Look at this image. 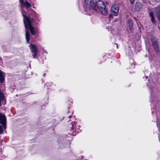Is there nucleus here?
Listing matches in <instances>:
<instances>
[{
  "instance_id": "obj_18",
  "label": "nucleus",
  "mask_w": 160,
  "mask_h": 160,
  "mask_svg": "<svg viewBox=\"0 0 160 160\" xmlns=\"http://www.w3.org/2000/svg\"><path fill=\"white\" fill-rule=\"evenodd\" d=\"M158 27L159 29L160 30V23L158 25Z\"/></svg>"
},
{
  "instance_id": "obj_11",
  "label": "nucleus",
  "mask_w": 160,
  "mask_h": 160,
  "mask_svg": "<svg viewBox=\"0 0 160 160\" xmlns=\"http://www.w3.org/2000/svg\"><path fill=\"white\" fill-rule=\"evenodd\" d=\"M4 77L2 75V72L0 70V82L2 83L4 81Z\"/></svg>"
},
{
  "instance_id": "obj_20",
  "label": "nucleus",
  "mask_w": 160,
  "mask_h": 160,
  "mask_svg": "<svg viewBox=\"0 0 160 160\" xmlns=\"http://www.w3.org/2000/svg\"><path fill=\"white\" fill-rule=\"evenodd\" d=\"M159 141L160 142V137L159 136Z\"/></svg>"
},
{
  "instance_id": "obj_12",
  "label": "nucleus",
  "mask_w": 160,
  "mask_h": 160,
  "mask_svg": "<svg viewBox=\"0 0 160 160\" xmlns=\"http://www.w3.org/2000/svg\"><path fill=\"white\" fill-rule=\"evenodd\" d=\"M4 94L3 93L0 91V106L1 105V101L4 99Z\"/></svg>"
},
{
  "instance_id": "obj_15",
  "label": "nucleus",
  "mask_w": 160,
  "mask_h": 160,
  "mask_svg": "<svg viewBox=\"0 0 160 160\" xmlns=\"http://www.w3.org/2000/svg\"><path fill=\"white\" fill-rule=\"evenodd\" d=\"M128 23H129V24H132V21L131 20H128Z\"/></svg>"
},
{
  "instance_id": "obj_14",
  "label": "nucleus",
  "mask_w": 160,
  "mask_h": 160,
  "mask_svg": "<svg viewBox=\"0 0 160 160\" xmlns=\"http://www.w3.org/2000/svg\"><path fill=\"white\" fill-rule=\"evenodd\" d=\"M3 132V130L2 127L0 125V134L2 133Z\"/></svg>"
},
{
  "instance_id": "obj_5",
  "label": "nucleus",
  "mask_w": 160,
  "mask_h": 160,
  "mask_svg": "<svg viewBox=\"0 0 160 160\" xmlns=\"http://www.w3.org/2000/svg\"><path fill=\"white\" fill-rule=\"evenodd\" d=\"M6 118L5 115L1 112H0V123L2 124L3 128L5 129L6 127Z\"/></svg>"
},
{
  "instance_id": "obj_1",
  "label": "nucleus",
  "mask_w": 160,
  "mask_h": 160,
  "mask_svg": "<svg viewBox=\"0 0 160 160\" xmlns=\"http://www.w3.org/2000/svg\"><path fill=\"white\" fill-rule=\"evenodd\" d=\"M84 4L86 8L92 9L96 12H98V9L100 12L104 15H106L108 13L105 5L102 1H98L96 4L93 0H85Z\"/></svg>"
},
{
  "instance_id": "obj_19",
  "label": "nucleus",
  "mask_w": 160,
  "mask_h": 160,
  "mask_svg": "<svg viewBox=\"0 0 160 160\" xmlns=\"http://www.w3.org/2000/svg\"><path fill=\"white\" fill-rule=\"evenodd\" d=\"M71 125L72 126V128L71 129H72H72H73V125H72V124H71V125Z\"/></svg>"
},
{
  "instance_id": "obj_17",
  "label": "nucleus",
  "mask_w": 160,
  "mask_h": 160,
  "mask_svg": "<svg viewBox=\"0 0 160 160\" xmlns=\"http://www.w3.org/2000/svg\"><path fill=\"white\" fill-rule=\"evenodd\" d=\"M130 2L132 4H133L135 0H130Z\"/></svg>"
},
{
  "instance_id": "obj_9",
  "label": "nucleus",
  "mask_w": 160,
  "mask_h": 160,
  "mask_svg": "<svg viewBox=\"0 0 160 160\" xmlns=\"http://www.w3.org/2000/svg\"><path fill=\"white\" fill-rule=\"evenodd\" d=\"M142 8V4L140 2H137L135 5V9L137 11H139Z\"/></svg>"
},
{
  "instance_id": "obj_13",
  "label": "nucleus",
  "mask_w": 160,
  "mask_h": 160,
  "mask_svg": "<svg viewBox=\"0 0 160 160\" xmlns=\"http://www.w3.org/2000/svg\"><path fill=\"white\" fill-rule=\"evenodd\" d=\"M129 29L131 31H132L133 28V24H129Z\"/></svg>"
},
{
  "instance_id": "obj_4",
  "label": "nucleus",
  "mask_w": 160,
  "mask_h": 160,
  "mask_svg": "<svg viewBox=\"0 0 160 160\" xmlns=\"http://www.w3.org/2000/svg\"><path fill=\"white\" fill-rule=\"evenodd\" d=\"M119 7L117 5H114L111 8V11L112 14L117 16L119 12Z\"/></svg>"
},
{
  "instance_id": "obj_8",
  "label": "nucleus",
  "mask_w": 160,
  "mask_h": 160,
  "mask_svg": "<svg viewBox=\"0 0 160 160\" xmlns=\"http://www.w3.org/2000/svg\"><path fill=\"white\" fill-rule=\"evenodd\" d=\"M152 41L154 49L157 53L158 54L159 51V50L157 42L156 41H153L152 39Z\"/></svg>"
},
{
  "instance_id": "obj_10",
  "label": "nucleus",
  "mask_w": 160,
  "mask_h": 160,
  "mask_svg": "<svg viewBox=\"0 0 160 160\" xmlns=\"http://www.w3.org/2000/svg\"><path fill=\"white\" fill-rule=\"evenodd\" d=\"M149 15L151 18V20L153 23H155L156 22L155 20L153 13L152 12H151L149 13Z\"/></svg>"
},
{
  "instance_id": "obj_3",
  "label": "nucleus",
  "mask_w": 160,
  "mask_h": 160,
  "mask_svg": "<svg viewBox=\"0 0 160 160\" xmlns=\"http://www.w3.org/2000/svg\"><path fill=\"white\" fill-rule=\"evenodd\" d=\"M21 3V8H26L27 10H28L29 8L31 7V5L26 0H19Z\"/></svg>"
},
{
  "instance_id": "obj_6",
  "label": "nucleus",
  "mask_w": 160,
  "mask_h": 160,
  "mask_svg": "<svg viewBox=\"0 0 160 160\" xmlns=\"http://www.w3.org/2000/svg\"><path fill=\"white\" fill-rule=\"evenodd\" d=\"M30 49L32 53V56L34 58H36L38 52V48L35 45L31 44L29 46Z\"/></svg>"
},
{
  "instance_id": "obj_7",
  "label": "nucleus",
  "mask_w": 160,
  "mask_h": 160,
  "mask_svg": "<svg viewBox=\"0 0 160 160\" xmlns=\"http://www.w3.org/2000/svg\"><path fill=\"white\" fill-rule=\"evenodd\" d=\"M154 12L156 14L158 18L160 21V5L155 8Z\"/></svg>"
},
{
  "instance_id": "obj_21",
  "label": "nucleus",
  "mask_w": 160,
  "mask_h": 160,
  "mask_svg": "<svg viewBox=\"0 0 160 160\" xmlns=\"http://www.w3.org/2000/svg\"><path fill=\"white\" fill-rule=\"evenodd\" d=\"M43 75L44 76H45V73Z\"/></svg>"
},
{
  "instance_id": "obj_16",
  "label": "nucleus",
  "mask_w": 160,
  "mask_h": 160,
  "mask_svg": "<svg viewBox=\"0 0 160 160\" xmlns=\"http://www.w3.org/2000/svg\"><path fill=\"white\" fill-rule=\"evenodd\" d=\"M109 17V18L110 19H112L113 18V16H112V14H110Z\"/></svg>"
},
{
  "instance_id": "obj_2",
  "label": "nucleus",
  "mask_w": 160,
  "mask_h": 160,
  "mask_svg": "<svg viewBox=\"0 0 160 160\" xmlns=\"http://www.w3.org/2000/svg\"><path fill=\"white\" fill-rule=\"evenodd\" d=\"M22 14L23 17L24 23L26 29V38L27 42L28 43L29 41L30 34L27 30L29 29L32 35H34L35 34L34 28L32 26V21L33 20L24 15L23 12H22Z\"/></svg>"
}]
</instances>
